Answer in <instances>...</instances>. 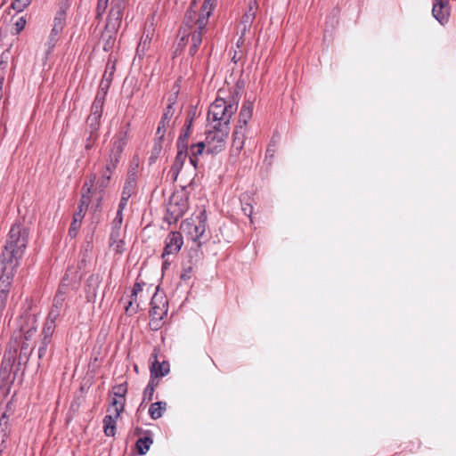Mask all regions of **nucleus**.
I'll return each instance as SVG.
<instances>
[{
	"mask_svg": "<svg viewBox=\"0 0 456 456\" xmlns=\"http://www.w3.org/2000/svg\"><path fill=\"white\" fill-rule=\"evenodd\" d=\"M128 200L129 199L121 196L118 209L124 210L127 206Z\"/></svg>",
	"mask_w": 456,
	"mask_h": 456,
	"instance_id": "obj_57",
	"label": "nucleus"
},
{
	"mask_svg": "<svg viewBox=\"0 0 456 456\" xmlns=\"http://www.w3.org/2000/svg\"><path fill=\"white\" fill-rule=\"evenodd\" d=\"M123 223V210L117 211L116 216L112 222L114 226H121Z\"/></svg>",
	"mask_w": 456,
	"mask_h": 456,
	"instance_id": "obj_50",
	"label": "nucleus"
},
{
	"mask_svg": "<svg viewBox=\"0 0 456 456\" xmlns=\"http://www.w3.org/2000/svg\"><path fill=\"white\" fill-rule=\"evenodd\" d=\"M65 20L66 12L61 9L57 12L53 19V26L51 31L53 34V36H59L62 32L65 26Z\"/></svg>",
	"mask_w": 456,
	"mask_h": 456,
	"instance_id": "obj_26",
	"label": "nucleus"
},
{
	"mask_svg": "<svg viewBox=\"0 0 456 456\" xmlns=\"http://www.w3.org/2000/svg\"><path fill=\"white\" fill-rule=\"evenodd\" d=\"M111 80L102 77L100 85H99V91L97 92V94L94 98V101L92 105L91 109V114L89 117H87V120L90 119V138H87V142L91 139H95L97 134L96 132L98 131L100 127V120L102 114V108L105 101V97L108 93V89L110 86ZM89 147V144L87 143V148Z\"/></svg>",
	"mask_w": 456,
	"mask_h": 456,
	"instance_id": "obj_4",
	"label": "nucleus"
},
{
	"mask_svg": "<svg viewBox=\"0 0 456 456\" xmlns=\"http://www.w3.org/2000/svg\"><path fill=\"white\" fill-rule=\"evenodd\" d=\"M118 237H122L121 226H114L112 224L111 232L110 234V239H118Z\"/></svg>",
	"mask_w": 456,
	"mask_h": 456,
	"instance_id": "obj_49",
	"label": "nucleus"
},
{
	"mask_svg": "<svg viewBox=\"0 0 456 456\" xmlns=\"http://www.w3.org/2000/svg\"><path fill=\"white\" fill-rule=\"evenodd\" d=\"M150 326H151V330H158L162 326V320H155V319L151 318Z\"/></svg>",
	"mask_w": 456,
	"mask_h": 456,
	"instance_id": "obj_54",
	"label": "nucleus"
},
{
	"mask_svg": "<svg viewBox=\"0 0 456 456\" xmlns=\"http://www.w3.org/2000/svg\"><path fill=\"white\" fill-rule=\"evenodd\" d=\"M192 271H193V268L191 266H188V267H184L181 275H180V278L183 280V281H188L191 278V275H192Z\"/></svg>",
	"mask_w": 456,
	"mask_h": 456,
	"instance_id": "obj_47",
	"label": "nucleus"
},
{
	"mask_svg": "<svg viewBox=\"0 0 456 456\" xmlns=\"http://www.w3.org/2000/svg\"><path fill=\"white\" fill-rule=\"evenodd\" d=\"M108 2H109V0H98V4H97V14L98 15H101L105 12V10L108 6Z\"/></svg>",
	"mask_w": 456,
	"mask_h": 456,
	"instance_id": "obj_48",
	"label": "nucleus"
},
{
	"mask_svg": "<svg viewBox=\"0 0 456 456\" xmlns=\"http://www.w3.org/2000/svg\"><path fill=\"white\" fill-rule=\"evenodd\" d=\"M37 313L33 311L31 303L27 302L17 321L19 332L18 334L15 332L13 336H18L20 339L24 338L26 340H31L37 331Z\"/></svg>",
	"mask_w": 456,
	"mask_h": 456,
	"instance_id": "obj_5",
	"label": "nucleus"
},
{
	"mask_svg": "<svg viewBox=\"0 0 456 456\" xmlns=\"http://www.w3.org/2000/svg\"><path fill=\"white\" fill-rule=\"evenodd\" d=\"M193 118L188 117L184 124V129L181 133L177 140V149H188V139L191 133Z\"/></svg>",
	"mask_w": 456,
	"mask_h": 456,
	"instance_id": "obj_22",
	"label": "nucleus"
},
{
	"mask_svg": "<svg viewBox=\"0 0 456 456\" xmlns=\"http://www.w3.org/2000/svg\"><path fill=\"white\" fill-rule=\"evenodd\" d=\"M210 15V13L201 12V13L195 21V28L193 31H199L201 33V35H203L206 31V27L208 25V18Z\"/></svg>",
	"mask_w": 456,
	"mask_h": 456,
	"instance_id": "obj_33",
	"label": "nucleus"
},
{
	"mask_svg": "<svg viewBox=\"0 0 456 456\" xmlns=\"http://www.w3.org/2000/svg\"><path fill=\"white\" fill-rule=\"evenodd\" d=\"M26 23H27V20H26L25 17H23V16L19 17L13 24L12 34L13 35L20 34L25 28Z\"/></svg>",
	"mask_w": 456,
	"mask_h": 456,
	"instance_id": "obj_39",
	"label": "nucleus"
},
{
	"mask_svg": "<svg viewBox=\"0 0 456 456\" xmlns=\"http://www.w3.org/2000/svg\"><path fill=\"white\" fill-rule=\"evenodd\" d=\"M85 188H86V183L81 186V200H80V205L78 206V211L74 213V216H73V218H76V222L80 223V224L85 216L83 214V205L86 202L85 201L86 194L83 192Z\"/></svg>",
	"mask_w": 456,
	"mask_h": 456,
	"instance_id": "obj_34",
	"label": "nucleus"
},
{
	"mask_svg": "<svg viewBox=\"0 0 456 456\" xmlns=\"http://www.w3.org/2000/svg\"><path fill=\"white\" fill-rule=\"evenodd\" d=\"M244 137L245 131L235 128L233 132L232 147L233 149H235L237 153H240V151L242 150L244 146Z\"/></svg>",
	"mask_w": 456,
	"mask_h": 456,
	"instance_id": "obj_31",
	"label": "nucleus"
},
{
	"mask_svg": "<svg viewBox=\"0 0 456 456\" xmlns=\"http://www.w3.org/2000/svg\"><path fill=\"white\" fill-rule=\"evenodd\" d=\"M96 282L97 283L99 282V277L98 276L96 277Z\"/></svg>",
	"mask_w": 456,
	"mask_h": 456,
	"instance_id": "obj_64",
	"label": "nucleus"
},
{
	"mask_svg": "<svg viewBox=\"0 0 456 456\" xmlns=\"http://www.w3.org/2000/svg\"><path fill=\"white\" fill-rule=\"evenodd\" d=\"M183 244V236L179 232H171L168 233L165 240V247L162 253V258L169 255H175L179 252ZM167 264V260L164 261V265Z\"/></svg>",
	"mask_w": 456,
	"mask_h": 456,
	"instance_id": "obj_11",
	"label": "nucleus"
},
{
	"mask_svg": "<svg viewBox=\"0 0 456 456\" xmlns=\"http://www.w3.org/2000/svg\"><path fill=\"white\" fill-rule=\"evenodd\" d=\"M207 213L202 210L196 216V220L187 221L182 224V228L186 229L191 240L195 242L200 241V238L204 235L207 227ZM201 243L199 242V246Z\"/></svg>",
	"mask_w": 456,
	"mask_h": 456,
	"instance_id": "obj_9",
	"label": "nucleus"
},
{
	"mask_svg": "<svg viewBox=\"0 0 456 456\" xmlns=\"http://www.w3.org/2000/svg\"><path fill=\"white\" fill-rule=\"evenodd\" d=\"M229 133L230 126H208L204 141L207 144V153L217 154L221 152L225 147Z\"/></svg>",
	"mask_w": 456,
	"mask_h": 456,
	"instance_id": "obj_6",
	"label": "nucleus"
},
{
	"mask_svg": "<svg viewBox=\"0 0 456 456\" xmlns=\"http://www.w3.org/2000/svg\"><path fill=\"white\" fill-rule=\"evenodd\" d=\"M12 414V403H8L5 407V411L0 417V433H6V435H10L11 427L9 424V418Z\"/></svg>",
	"mask_w": 456,
	"mask_h": 456,
	"instance_id": "obj_25",
	"label": "nucleus"
},
{
	"mask_svg": "<svg viewBox=\"0 0 456 456\" xmlns=\"http://www.w3.org/2000/svg\"><path fill=\"white\" fill-rule=\"evenodd\" d=\"M80 225L81 224L80 223H77L76 222V218H73L71 224H70V227L69 229V236L70 238H75L77 234V232L80 228Z\"/></svg>",
	"mask_w": 456,
	"mask_h": 456,
	"instance_id": "obj_44",
	"label": "nucleus"
},
{
	"mask_svg": "<svg viewBox=\"0 0 456 456\" xmlns=\"http://www.w3.org/2000/svg\"><path fill=\"white\" fill-rule=\"evenodd\" d=\"M205 148H207V144L205 142H200L198 143H194L191 145L190 148V163L196 168L198 164V156L202 154Z\"/></svg>",
	"mask_w": 456,
	"mask_h": 456,
	"instance_id": "obj_27",
	"label": "nucleus"
},
{
	"mask_svg": "<svg viewBox=\"0 0 456 456\" xmlns=\"http://www.w3.org/2000/svg\"><path fill=\"white\" fill-rule=\"evenodd\" d=\"M126 132L120 136L118 140L114 142L112 154L110 155V163L106 167V172L102 175L101 179L98 181L102 187H105L108 185L110 175L112 171L116 168V166L119 160L120 155L124 150L125 145L126 144Z\"/></svg>",
	"mask_w": 456,
	"mask_h": 456,
	"instance_id": "obj_8",
	"label": "nucleus"
},
{
	"mask_svg": "<svg viewBox=\"0 0 456 456\" xmlns=\"http://www.w3.org/2000/svg\"><path fill=\"white\" fill-rule=\"evenodd\" d=\"M175 200L176 196L173 195L170 198L169 203L167 205V216L165 218L168 224L176 223L179 220V218H181L188 209V204L186 200H182V208H180L179 207L175 206Z\"/></svg>",
	"mask_w": 456,
	"mask_h": 456,
	"instance_id": "obj_13",
	"label": "nucleus"
},
{
	"mask_svg": "<svg viewBox=\"0 0 456 456\" xmlns=\"http://www.w3.org/2000/svg\"><path fill=\"white\" fill-rule=\"evenodd\" d=\"M110 246L118 254L125 250V243L122 237H118V239H110Z\"/></svg>",
	"mask_w": 456,
	"mask_h": 456,
	"instance_id": "obj_37",
	"label": "nucleus"
},
{
	"mask_svg": "<svg viewBox=\"0 0 456 456\" xmlns=\"http://www.w3.org/2000/svg\"><path fill=\"white\" fill-rule=\"evenodd\" d=\"M123 12L110 8L106 27L112 31L119 28L122 23Z\"/></svg>",
	"mask_w": 456,
	"mask_h": 456,
	"instance_id": "obj_24",
	"label": "nucleus"
},
{
	"mask_svg": "<svg viewBox=\"0 0 456 456\" xmlns=\"http://www.w3.org/2000/svg\"><path fill=\"white\" fill-rule=\"evenodd\" d=\"M13 339H17V341L19 343V346H18L19 354H17V358H16L17 365L18 366L26 365L28 363L29 356L34 349V344L32 342V339L26 340V338H21V339H20V337L13 336L10 341H12Z\"/></svg>",
	"mask_w": 456,
	"mask_h": 456,
	"instance_id": "obj_12",
	"label": "nucleus"
},
{
	"mask_svg": "<svg viewBox=\"0 0 456 456\" xmlns=\"http://www.w3.org/2000/svg\"><path fill=\"white\" fill-rule=\"evenodd\" d=\"M139 308V304L137 303V297L130 296V301L128 302V305L126 307V312L129 314L133 313H136Z\"/></svg>",
	"mask_w": 456,
	"mask_h": 456,
	"instance_id": "obj_42",
	"label": "nucleus"
},
{
	"mask_svg": "<svg viewBox=\"0 0 456 456\" xmlns=\"http://www.w3.org/2000/svg\"><path fill=\"white\" fill-rule=\"evenodd\" d=\"M126 392H127V386H126V382L115 386L112 389L113 396L118 397L121 399H125Z\"/></svg>",
	"mask_w": 456,
	"mask_h": 456,
	"instance_id": "obj_35",
	"label": "nucleus"
},
{
	"mask_svg": "<svg viewBox=\"0 0 456 456\" xmlns=\"http://www.w3.org/2000/svg\"><path fill=\"white\" fill-rule=\"evenodd\" d=\"M174 102L171 99H168V104L166 107L164 113L161 117L159 123H161V127H168L170 124V120L174 116L175 110L173 108Z\"/></svg>",
	"mask_w": 456,
	"mask_h": 456,
	"instance_id": "obj_30",
	"label": "nucleus"
},
{
	"mask_svg": "<svg viewBox=\"0 0 456 456\" xmlns=\"http://www.w3.org/2000/svg\"><path fill=\"white\" fill-rule=\"evenodd\" d=\"M216 4V0H204L201 6V12L212 14V12Z\"/></svg>",
	"mask_w": 456,
	"mask_h": 456,
	"instance_id": "obj_43",
	"label": "nucleus"
},
{
	"mask_svg": "<svg viewBox=\"0 0 456 456\" xmlns=\"http://www.w3.org/2000/svg\"><path fill=\"white\" fill-rule=\"evenodd\" d=\"M167 127H161V123H159V126H158V128H157V132H156V134L159 137V138H162L165 134V132L167 130Z\"/></svg>",
	"mask_w": 456,
	"mask_h": 456,
	"instance_id": "obj_58",
	"label": "nucleus"
},
{
	"mask_svg": "<svg viewBox=\"0 0 456 456\" xmlns=\"http://www.w3.org/2000/svg\"><path fill=\"white\" fill-rule=\"evenodd\" d=\"M9 435L6 433H0V450L4 451L6 448V444L8 440Z\"/></svg>",
	"mask_w": 456,
	"mask_h": 456,
	"instance_id": "obj_55",
	"label": "nucleus"
},
{
	"mask_svg": "<svg viewBox=\"0 0 456 456\" xmlns=\"http://www.w3.org/2000/svg\"><path fill=\"white\" fill-rule=\"evenodd\" d=\"M433 17L442 25L446 24L449 21L450 17V4L449 0H432Z\"/></svg>",
	"mask_w": 456,
	"mask_h": 456,
	"instance_id": "obj_14",
	"label": "nucleus"
},
{
	"mask_svg": "<svg viewBox=\"0 0 456 456\" xmlns=\"http://www.w3.org/2000/svg\"><path fill=\"white\" fill-rule=\"evenodd\" d=\"M101 200H102V195H100L98 198H97V202L94 205H93L91 208L94 209V212H96L100 207V202H101Z\"/></svg>",
	"mask_w": 456,
	"mask_h": 456,
	"instance_id": "obj_60",
	"label": "nucleus"
},
{
	"mask_svg": "<svg viewBox=\"0 0 456 456\" xmlns=\"http://www.w3.org/2000/svg\"><path fill=\"white\" fill-rule=\"evenodd\" d=\"M83 274V273H79L74 267L68 268L65 276L61 280L58 292L53 298L52 308L44 323L45 326L55 329V322L61 315L64 305L65 289L70 287L72 289H77L80 284Z\"/></svg>",
	"mask_w": 456,
	"mask_h": 456,
	"instance_id": "obj_2",
	"label": "nucleus"
},
{
	"mask_svg": "<svg viewBox=\"0 0 456 456\" xmlns=\"http://www.w3.org/2000/svg\"><path fill=\"white\" fill-rule=\"evenodd\" d=\"M126 6V0H112L111 7L114 10L123 12Z\"/></svg>",
	"mask_w": 456,
	"mask_h": 456,
	"instance_id": "obj_45",
	"label": "nucleus"
},
{
	"mask_svg": "<svg viewBox=\"0 0 456 456\" xmlns=\"http://www.w3.org/2000/svg\"><path fill=\"white\" fill-rule=\"evenodd\" d=\"M182 200H185L183 198H178V196H176V200H175V204L176 207H179L180 208H182Z\"/></svg>",
	"mask_w": 456,
	"mask_h": 456,
	"instance_id": "obj_61",
	"label": "nucleus"
},
{
	"mask_svg": "<svg viewBox=\"0 0 456 456\" xmlns=\"http://www.w3.org/2000/svg\"><path fill=\"white\" fill-rule=\"evenodd\" d=\"M275 147H276V144H275V142L273 140L271 142V143L268 145L267 149H266V153H265V157H273L274 153H275Z\"/></svg>",
	"mask_w": 456,
	"mask_h": 456,
	"instance_id": "obj_52",
	"label": "nucleus"
},
{
	"mask_svg": "<svg viewBox=\"0 0 456 456\" xmlns=\"http://www.w3.org/2000/svg\"><path fill=\"white\" fill-rule=\"evenodd\" d=\"M177 154L171 166L170 173L175 180L188 156V149H177Z\"/></svg>",
	"mask_w": 456,
	"mask_h": 456,
	"instance_id": "obj_21",
	"label": "nucleus"
},
{
	"mask_svg": "<svg viewBox=\"0 0 456 456\" xmlns=\"http://www.w3.org/2000/svg\"><path fill=\"white\" fill-rule=\"evenodd\" d=\"M167 127H161V123H159V126H158V128H157V132H156V134L159 137V138H162L165 134V132L167 130Z\"/></svg>",
	"mask_w": 456,
	"mask_h": 456,
	"instance_id": "obj_59",
	"label": "nucleus"
},
{
	"mask_svg": "<svg viewBox=\"0 0 456 456\" xmlns=\"http://www.w3.org/2000/svg\"><path fill=\"white\" fill-rule=\"evenodd\" d=\"M134 186H135V180L134 178L133 179L129 178L127 180V182L126 183L125 186L123 187L121 196L129 199L134 191Z\"/></svg>",
	"mask_w": 456,
	"mask_h": 456,
	"instance_id": "obj_38",
	"label": "nucleus"
},
{
	"mask_svg": "<svg viewBox=\"0 0 456 456\" xmlns=\"http://www.w3.org/2000/svg\"><path fill=\"white\" fill-rule=\"evenodd\" d=\"M142 290V284L136 282L133 287L132 296L137 297L138 293L141 292Z\"/></svg>",
	"mask_w": 456,
	"mask_h": 456,
	"instance_id": "obj_56",
	"label": "nucleus"
},
{
	"mask_svg": "<svg viewBox=\"0 0 456 456\" xmlns=\"http://www.w3.org/2000/svg\"><path fill=\"white\" fill-rule=\"evenodd\" d=\"M153 444V439L150 435L140 437L135 444L136 450L140 455H144L150 450Z\"/></svg>",
	"mask_w": 456,
	"mask_h": 456,
	"instance_id": "obj_28",
	"label": "nucleus"
},
{
	"mask_svg": "<svg viewBox=\"0 0 456 456\" xmlns=\"http://www.w3.org/2000/svg\"><path fill=\"white\" fill-rule=\"evenodd\" d=\"M28 229L20 224L12 225L0 255V273L15 275L28 243Z\"/></svg>",
	"mask_w": 456,
	"mask_h": 456,
	"instance_id": "obj_1",
	"label": "nucleus"
},
{
	"mask_svg": "<svg viewBox=\"0 0 456 456\" xmlns=\"http://www.w3.org/2000/svg\"><path fill=\"white\" fill-rule=\"evenodd\" d=\"M167 314V302L161 297L154 294L151 301L150 317L155 320H163Z\"/></svg>",
	"mask_w": 456,
	"mask_h": 456,
	"instance_id": "obj_15",
	"label": "nucleus"
},
{
	"mask_svg": "<svg viewBox=\"0 0 456 456\" xmlns=\"http://www.w3.org/2000/svg\"><path fill=\"white\" fill-rule=\"evenodd\" d=\"M202 37L203 35L199 31H192L191 35H183L178 43V46L182 49L191 40L189 54L194 56L202 43Z\"/></svg>",
	"mask_w": 456,
	"mask_h": 456,
	"instance_id": "obj_17",
	"label": "nucleus"
},
{
	"mask_svg": "<svg viewBox=\"0 0 456 456\" xmlns=\"http://www.w3.org/2000/svg\"><path fill=\"white\" fill-rule=\"evenodd\" d=\"M242 211L245 216L250 217L253 213V207L249 203H244L242 204Z\"/></svg>",
	"mask_w": 456,
	"mask_h": 456,
	"instance_id": "obj_53",
	"label": "nucleus"
},
{
	"mask_svg": "<svg viewBox=\"0 0 456 456\" xmlns=\"http://www.w3.org/2000/svg\"><path fill=\"white\" fill-rule=\"evenodd\" d=\"M156 385L157 384L154 383V379H151L150 382L148 383V385L146 386V387L143 391V401L150 402L152 400V396H153V393H154Z\"/></svg>",
	"mask_w": 456,
	"mask_h": 456,
	"instance_id": "obj_36",
	"label": "nucleus"
},
{
	"mask_svg": "<svg viewBox=\"0 0 456 456\" xmlns=\"http://www.w3.org/2000/svg\"><path fill=\"white\" fill-rule=\"evenodd\" d=\"M125 406V399L112 397L110 405L108 409L110 414L103 419L104 433L107 436H114L116 431V420L123 411Z\"/></svg>",
	"mask_w": 456,
	"mask_h": 456,
	"instance_id": "obj_7",
	"label": "nucleus"
},
{
	"mask_svg": "<svg viewBox=\"0 0 456 456\" xmlns=\"http://www.w3.org/2000/svg\"><path fill=\"white\" fill-rule=\"evenodd\" d=\"M77 409V405L76 403H72L70 405V410L75 411Z\"/></svg>",
	"mask_w": 456,
	"mask_h": 456,
	"instance_id": "obj_62",
	"label": "nucleus"
},
{
	"mask_svg": "<svg viewBox=\"0 0 456 456\" xmlns=\"http://www.w3.org/2000/svg\"><path fill=\"white\" fill-rule=\"evenodd\" d=\"M114 72H115V63L113 61H111L110 60H109V61L106 64L105 71H104L102 77L112 81Z\"/></svg>",
	"mask_w": 456,
	"mask_h": 456,
	"instance_id": "obj_41",
	"label": "nucleus"
},
{
	"mask_svg": "<svg viewBox=\"0 0 456 456\" xmlns=\"http://www.w3.org/2000/svg\"><path fill=\"white\" fill-rule=\"evenodd\" d=\"M13 278V275L0 273V316L5 308Z\"/></svg>",
	"mask_w": 456,
	"mask_h": 456,
	"instance_id": "obj_16",
	"label": "nucleus"
},
{
	"mask_svg": "<svg viewBox=\"0 0 456 456\" xmlns=\"http://www.w3.org/2000/svg\"><path fill=\"white\" fill-rule=\"evenodd\" d=\"M32 0H12V7L17 12H22L25 8H27Z\"/></svg>",
	"mask_w": 456,
	"mask_h": 456,
	"instance_id": "obj_40",
	"label": "nucleus"
},
{
	"mask_svg": "<svg viewBox=\"0 0 456 456\" xmlns=\"http://www.w3.org/2000/svg\"><path fill=\"white\" fill-rule=\"evenodd\" d=\"M237 109V102L217 97L208 108V126H230L231 118Z\"/></svg>",
	"mask_w": 456,
	"mask_h": 456,
	"instance_id": "obj_3",
	"label": "nucleus"
},
{
	"mask_svg": "<svg viewBox=\"0 0 456 456\" xmlns=\"http://www.w3.org/2000/svg\"><path fill=\"white\" fill-rule=\"evenodd\" d=\"M253 113V102L250 101H245L241 106L238 126L236 128L246 131L247 124L252 117Z\"/></svg>",
	"mask_w": 456,
	"mask_h": 456,
	"instance_id": "obj_19",
	"label": "nucleus"
},
{
	"mask_svg": "<svg viewBox=\"0 0 456 456\" xmlns=\"http://www.w3.org/2000/svg\"><path fill=\"white\" fill-rule=\"evenodd\" d=\"M59 36H53V34L51 32L49 40L47 42L48 51L47 54L51 53V51L54 48L56 42L58 41Z\"/></svg>",
	"mask_w": 456,
	"mask_h": 456,
	"instance_id": "obj_46",
	"label": "nucleus"
},
{
	"mask_svg": "<svg viewBox=\"0 0 456 456\" xmlns=\"http://www.w3.org/2000/svg\"><path fill=\"white\" fill-rule=\"evenodd\" d=\"M18 346L19 343L17 339H13L8 344L0 367V377L3 379L9 378L13 364L17 362Z\"/></svg>",
	"mask_w": 456,
	"mask_h": 456,
	"instance_id": "obj_10",
	"label": "nucleus"
},
{
	"mask_svg": "<svg viewBox=\"0 0 456 456\" xmlns=\"http://www.w3.org/2000/svg\"><path fill=\"white\" fill-rule=\"evenodd\" d=\"M123 223V210L117 211L116 216L112 222L114 226H121Z\"/></svg>",
	"mask_w": 456,
	"mask_h": 456,
	"instance_id": "obj_51",
	"label": "nucleus"
},
{
	"mask_svg": "<svg viewBox=\"0 0 456 456\" xmlns=\"http://www.w3.org/2000/svg\"><path fill=\"white\" fill-rule=\"evenodd\" d=\"M55 329L45 326L43 327L42 332H41V338L38 347V358L42 359L44 358L49 349V346L52 345V338L53 335L54 333Z\"/></svg>",
	"mask_w": 456,
	"mask_h": 456,
	"instance_id": "obj_18",
	"label": "nucleus"
},
{
	"mask_svg": "<svg viewBox=\"0 0 456 456\" xmlns=\"http://www.w3.org/2000/svg\"><path fill=\"white\" fill-rule=\"evenodd\" d=\"M152 38V33L150 29H147L143 32L142 38L137 46V53H144V52L149 48Z\"/></svg>",
	"mask_w": 456,
	"mask_h": 456,
	"instance_id": "obj_32",
	"label": "nucleus"
},
{
	"mask_svg": "<svg viewBox=\"0 0 456 456\" xmlns=\"http://www.w3.org/2000/svg\"><path fill=\"white\" fill-rule=\"evenodd\" d=\"M256 3L252 2L249 4V6L247 10V12L243 14L240 21L241 25V37H244L247 30H248L251 28V25L255 20L256 17Z\"/></svg>",
	"mask_w": 456,
	"mask_h": 456,
	"instance_id": "obj_20",
	"label": "nucleus"
},
{
	"mask_svg": "<svg viewBox=\"0 0 456 456\" xmlns=\"http://www.w3.org/2000/svg\"><path fill=\"white\" fill-rule=\"evenodd\" d=\"M154 356V362H152V366L151 368V379L164 377L169 372V363L167 362L163 361L162 362H159L157 360V354H152Z\"/></svg>",
	"mask_w": 456,
	"mask_h": 456,
	"instance_id": "obj_23",
	"label": "nucleus"
},
{
	"mask_svg": "<svg viewBox=\"0 0 456 456\" xmlns=\"http://www.w3.org/2000/svg\"><path fill=\"white\" fill-rule=\"evenodd\" d=\"M186 18H191V11H187L186 12Z\"/></svg>",
	"mask_w": 456,
	"mask_h": 456,
	"instance_id": "obj_63",
	"label": "nucleus"
},
{
	"mask_svg": "<svg viewBox=\"0 0 456 456\" xmlns=\"http://www.w3.org/2000/svg\"><path fill=\"white\" fill-rule=\"evenodd\" d=\"M167 403L165 402H157L151 404L149 414L152 419H159L166 410Z\"/></svg>",
	"mask_w": 456,
	"mask_h": 456,
	"instance_id": "obj_29",
	"label": "nucleus"
}]
</instances>
